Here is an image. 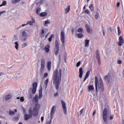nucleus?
Masks as SVG:
<instances>
[{
    "label": "nucleus",
    "instance_id": "obj_1",
    "mask_svg": "<svg viewBox=\"0 0 124 124\" xmlns=\"http://www.w3.org/2000/svg\"><path fill=\"white\" fill-rule=\"evenodd\" d=\"M53 84L55 85L56 90H59L60 88V83L62 81V69L58 70L56 69L53 72Z\"/></svg>",
    "mask_w": 124,
    "mask_h": 124
},
{
    "label": "nucleus",
    "instance_id": "obj_2",
    "mask_svg": "<svg viewBox=\"0 0 124 124\" xmlns=\"http://www.w3.org/2000/svg\"><path fill=\"white\" fill-rule=\"evenodd\" d=\"M94 82L96 93H97V87H98L99 89H100L101 92H104V84L102 78H100L98 80V78L95 77Z\"/></svg>",
    "mask_w": 124,
    "mask_h": 124
},
{
    "label": "nucleus",
    "instance_id": "obj_3",
    "mask_svg": "<svg viewBox=\"0 0 124 124\" xmlns=\"http://www.w3.org/2000/svg\"><path fill=\"white\" fill-rule=\"evenodd\" d=\"M39 110V106L38 104L35 105L34 108L32 110L31 108H30L28 110V113L30 115H32L33 117H37L38 116V111Z\"/></svg>",
    "mask_w": 124,
    "mask_h": 124
},
{
    "label": "nucleus",
    "instance_id": "obj_4",
    "mask_svg": "<svg viewBox=\"0 0 124 124\" xmlns=\"http://www.w3.org/2000/svg\"><path fill=\"white\" fill-rule=\"evenodd\" d=\"M60 51V45L59 44V40H56L55 42L54 53L56 56H58Z\"/></svg>",
    "mask_w": 124,
    "mask_h": 124
},
{
    "label": "nucleus",
    "instance_id": "obj_5",
    "mask_svg": "<svg viewBox=\"0 0 124 124\" xmlns=\"http://www.w3.org/2000/svg\"><path fill=\"white\" fill-rule=\"evenodd\" d=\"M108 116V109L107 108H105L103 111V119L105 123L107 122V117Z\"/></svg>",
    "mask_w": 124,
    "mask_h": 124
},
{
    "label": "nucleus",
    "instance_id": "obj_6",
    "mask_svg": "<svg viewBox=\"0 0 124 124\" xmlns=\"http://www.w3.org/2000/svg\"><path fill=\"white\" fill-rule=\"evenodd\" d=\"M60 36V40L62 43V45L63 46H64V42H65V33H64V31H61Z\"/></svg>",
    "mask_w": 124,
    "mask_h": 124
},
{
    "label": "nucleus",
    "instance_id": "obj_7",
    "mask_svg": "<svg viewBox=\"0 0 124 124\" xmlns=\"http://www.w3.org/2000/svg\"><path fill=\"white\" fill-rule=\"evenodd\" d=\"M37 88V82H35L32 83V93L34 94L36 93V89Z\"/></svg>",
    "mask_w": 124,
    "mask_h": 124
},
{
    "label": "nucleus",
    "instance_id": "obj_8",
    "mask_svg": "<svg viewBox=\"0 0 124 124\" xmlns=\"http://www.w3.org/2000/svg\"><path fill=\"white\" fill-rule=\"evenodd\" d=\"M45 68V59H42L41 61V67H40V70L41 71H42V70H44V69Z\"/></svg>",
    "mask_w": 124,
    "mask_h": 124
},
{
    "label": "nucleus",
    "instance_id": "obj_9",
    "mask_svg": "<svg viewBox=\"0 0 124 124\" xmlns=\"http://www.w3.org/2000/svg\"><path fill=\"white\" fill-rule=\"evenodd\" d=\"M57 108V107L56 106H53L51 108V110L50 112V118L51 119H53V117L54 116V114H55V112H56V108Z\"/></svg>",
    "mask_w": 124,
    "mask_h": 124
},
{
    "label": "nucleus",
    "instance_id": "obj_10",
    "mask_svg": "<svg viewBox=\"0 0 124 124\" xmlns=\"http://www.w3.org/2000/svg\"><path fill=\"white\" fill-rule=\"evenodd\" d=\"M61 104L62 106V109L63 110L64 114H65V115H66L67 110H66V106L65 105V102L62 101V100H61Z\"/></svg>",
    "mask_w": 124,
    "mask_h": 124
},
{
    "label": "nucleus",
    "instance_id": "obj_11",
    "mask_svg": "<svg viewBox=\"0 0 124 124\" xmlns=\"http://www.w3.org/2000/svg\"><path fill=\"white\" fill-rule=\"evenodd\" d=\"M31 118H32V114H26L24 115L25 121H28V120H30V119H31Z\"/></svg>",
    "mask_w": 124,
    "mask_h": 124
},
{
    "label": "nucleus",
    "instance_id": "obj_12",
    "mask_svg": "<svg viewBox=\"0 0 124 124\" xmlns=\"http://www.w3.org/2000/svg\"><path fill=\"white\" fill-rule=\"evenodd\" d=\"M124 39L123 38V36H120L119 37V42L118 43V46H122L123 44H124Z\"/></svg>",
    "mask_w": 124,
    "mask_h": 124
},
{
    "label": "nucleus",
    "instance_id": "obj_13",
    "mask_svg": "<svg viewBox=\"0 0 124 124\" xmlns=\"http://www.w3.org/2000/svg\"><path fill=\"white\" fill-rule=\"evenodd\" d=\"M44 50H45L46 53H49V52H50V45L47 44L44 47Z\"/></svg>",
    "mask_w": 124,
    "mask_h": 124
},
{
    "label": "nucleus",
    "instance_id": "obj_14",
    "mask_svg": "<svg viewBox=\"0 0 124 124\" xmlns=\"http://www.w3.org/2000/svg\"><path fill=\"white\" fill-rule=\"evenodd\" d=\"M79 78H82L83 77V74H84V71H83V68L80 67L79 69Z\"/></svg>",
    "mask_w": 124,
    "mask_h": 124
},
{
    "label": "nucleus",
    "instance_id": "obj_15",
    "mask_svg": "<svg viewBox=\"0 0 124 124\" xmlns=\"http://www.w3.org/2000/svg\"><path fill=\"white\" fill-rule=\"evenodd\" d=\"M33 23H35V19L33 17L31 18V21H28L26 23V25H30V26H32Z\"/></svg>",
    "mask_w": 124,
    "mask_h": 124
},
{
    "label": "nucleus",
    "instance_id": "obj_16",
    "mask_svg": "<svg viewBox=\"0 0 124 124\" xmlns=\"http://www.w3.org/2000/svg\"><path fill=\"white\" fill-rule=\"evenodd\" d=\"M90 74H91V71H88L86 73V75L84 78V79L82 81V83H84L88 78H89V76H90Z\"/></svg>",
    "mask_w": 124,
    "mask_h": 124
},
{
    "label": "nucleus",
    "instance_id": "obj_17",
    "mask_svg": "<svg viewBox=\"0 0 124 124\" xmlns=\"http://www.w3.org/2000/svg\"><path fill=\"white\" fill-rule=\"evenodd\" d=\"M51 65H52V62H51V61L48 62L46 64V67L48 71H51Z\"/></svg>",
    "mask_w": 124,
    "mask_h": 124
},
{
    "label": "nucleus",
    "instance_id": "obj_18",
    "mask_svg": "<svg viewBox=\"0 0 124 124\" xmlns=\"http://www.w3.org/2000/svg\"><path fill=\"white\" fill-rule=\"evenodd\" d=\"M110 79H111V76L109 75H107L104 77V80H106L108 82H110Z\"/></svg>",
    "mask_w": 124,
    "mask_h": 124
},
{
    "label": "nucleus",
    "instance_id": "obj_19",
    "mask_svg": "<svg viewBox=\"0 0 124 124\" xmlns=\"http://www.w3.org/2000/svg\"><path fill=\"white\" fill-rule=\"evenodd\" d=\"M85 47H89L90 46V40L88 39H86L85 40V44H84Z\"/></svg>",
    "mask_w": 124,
    "mask_h": 124
},
{
    "label": "nucleus",
    "instance_id": "obj_20",
    "mask_svg": "<svg viewBox=\"0 0 124 124\" xmlns=\"http://www.w3.org/2000/svg\"><path fill=\"white\" fill-rule=\"evenodd\" d=\"M88 90L89 92H91V91H94V87H93V85L89 86Z\"/></svg>",
    "mask_w": 124,
    "mask_h": 124
},
{
    "label": "nucleus",
    "instance_id": "obj_21",
    "mask_svg": "<svg viewBox=\"0 0 124 124\" xmlns=\"http://www.w3.org/2000/svg\"><path fill=\"white\" fill-rule=\"evenodd\" d=\"M12 97L11 94H8L5 97V100L6 101H7V100H9Z\"/></svg>",
    "mask_w": 124,
    "mask_h": 124
},
{
    "label": "nucleus",
    "instance_id": "obj_22",
    "mask_svg": "<svg viewBox=\"0 0 124 124\" xmlns=\"http://www.w3.org/2000/svg\"><path fill=\"white\" fill-rule=\"evenodd\" d=\"M48 14L47 12H42L40 14V17H46Z\"/></svg>",
    "mask_w": 124,
    "mask_h": 124
},
{
    "label": "nucleus",
    "instance_id": "obj_23",
    "mask_svg": "<svg viewBox=\"0 0 124 124\" xmlns=\"http://www.w3.org/2000/svg\"><path fill=\"white\" fill-rule=\"evenodd\" d=\"M70 11V6L69 5L67 7V8L65 9V14H67Z\"/></svg>",
    "mask_w": 124,
    "mask_h": 124
},
{
    "label": "nucleus",
    "instance_id": "obj_24",
    "mask_svg": "<svg viewBox=\"0 0 124 124\" xmlns=\"http://www.w3.org/2000/svg\"><path fill=\"white\" fill-rule=\"evenodd\" d=\"M33 101H34V102H38V95H36L33 98Z\"/></svg>",
    "mask_w": 124,
    "mask_h": 124
},
{
    "label": "nucleus",
    "instance_id": "obj_25",
    "mask_svg": "<svg viewBox=\"0 0 124 124\" xmlns=\"http://www.w3.org/2000/svg\"><path fill=\"white\" fill-rule=\"evenodd\" d=\"M89 9H90V11H91V12H93V10H94V9L93 8V4H91L89 6Z\"/></svg>",
    "mask_w": 124,
    "mask_h": 124
},
{
    "label": "nucleus",
    "instance_id": "obj_26",
    "mask_svg": "<svg viewBox=\"0 0 124 124\" xmlns=\"http://www.w3.org/2000/svg\"><path fill=\"white\" fill-rule=\"evenodd\" d=\"M85 27L88 32L90 33V32H91V29L90 28V26H89V25L86 24Z\"/></svg>",
    "mask_w": 124,
    "mask_h": 124
},
{
    "label": "nucleus",
    "instance_id": "obj_27",
    "mask_svg": "<svg viewBox=\"0 0 124 124\" xmlns=\"http://www.w3.org/2000/svg\"><path fill=\"white\" fill-rule=\"evenodd\" d=\"M19 1H21V0H12V3L13 4H16V3L19 2Z\"/></svg>",
    "mask_w": 124,
    "mask_h": 124
},
{
    "label": "nucleus",
    "instance_id": "obj_28",
    "mask_svg": "<svg viewBox=\"0 0 124 124\" xmlns=\"http://www.w3.org/2000/svg\"><path fill=\"white\" fill-rule=\"evenodd\" d=\"M54 37H55V35L51 34L48 38V41H49V42H51V41H52V39L54 38Z\"/></svg>",
    "mask_w": 124,
    "mask_h": 124
},
{
    "label": "nucleus",
    "instance_id": "obj_29",
    "mask_svg": "<svg viewBox=\"0 0 124 124\" xmlns=\"http://www.w3.org/2000/svg\"><path fill=\"white\" fill-rule=\"evenodd\" d=\"M117 30H118V33L119 35H121V29L120 28V26H117Z\"/></svg>",
    "mask_w": 124,
    "mask_h": 124
},
{
    "label": "nucleus",
    "instance_id": "obj_30",
    "mask_svg": "<svg viewBox=\"0 0 124 124\" xmlns=\"http://www.w3.org/2000/svg\"><path fill=\"white\" fill-rule=\"evenodd\" d=\"M33 97V95L32 93H31L28 95V98L29 99H32V97Z\"/></svg>",
    "mask_w": 124,
    "mask_h": 124
},
{
    "label": "nucleus",
    "instance_id": "obj_31",
    "mask_svg": "<svg viewBox=\"0 0 124 124\" xmlns=\"http://www.w3.org/2000/svg\"><path fill=\"white\" fill-rule=\"evenodd\" d=\"M95 18L96 20H97V19H98V18H99V14L97 12H96V14L95 16Z\"/></svg>",
    "mask_w": 124,
    "mask_h": 124
},
{
    "label": "nucleus",
    "instance_id": "obj_32",
    "mask_svg": "<svg viewBox=\"0 0 124 124\" xmlns=\"http://www.w3.org/2000/svg\"><path fill=\"white\" fill-rule=\"evenodd\" d=\"M13 120L14 122H18V121H19V118H18V117H14L13 118Z\"/></svg>",
    "mask_w": 124,
    "mask_h": 124
},
{
    "label": "nucleus",
    "instance_id": "obj_33",
    "mask_svg": "<svg viewBox=\"0 0 124 124\" xmlns=\"http://www.w3.org/2000/svg\"><path fill=\"white\" fill-rule=\"evenodd\" d=\"M84 36V34L82 33H78V38H82Z\"/></svg>",
    "mask_w": 124,
    "mask_h": 124
},
{
    "label": "nucleus",
    "instance_id": "obj_34",
    "mask_svg": "<svg viewBox=\"0 0 124 124\" xmlns=\"http://www.w3.org/2000/svg\"><path fill=\"white\" fill-rule=\"evenodd\" d=\"M15 48L16 49V50H18V48H19V44H18V42H15Z\"/></svg>",
    "mask_w": 124,
    "mask_h": 124
},
{
    "label": "nucleus",
    "instance_id": "obj_35",
    "mask_svg": "<svg viewBox=\"0 0 124 124\" xmlns=\"http://www.w3.org/2000/svg\"><path fill=\"white\" fill-rule=\"evenodd\" d=\"M22 36L26 37L28 36V34L27 33V32H26L25 31H23L22 32Z\"/></svg>",
    "mask_w": 124,
    "mask_h": 124
},
{
    "label": "nucleus",
    "instance_id": "obj_36",
    "mask_svg": "<svg viewBox=\"0 0 124 124\" xmlns=\"http://www.w3.org/2000/svg\"><path fill=\"white\" fill-rule=\"evenodd\" d=\"M39 99L42 98V91H39Z\"/></svg>",
    "mask_w": 124,
    "mask_h": 124
},
{
    "label": "nucleus",
    "instance_id": "obj_37",
    "mask_svg": "<svg viewBox=\"0 0 124 124\" xmlns=\"http://www.w3.org/2000/svg\"><path fill=\"white\" fill-rule=\"evenodd\" d=\"M6 1H3L1 5H0V7L1 6H4V5H6Z\"/></svg>",
    "mask_w": 124,
    "mask_h": 124
},
{
    "label": "nucleus",
    "instance_id": "obj_38",
    "mask_svg": "<svg viewBox=\"0 0 124 124\" xmlns=\"http://www.w3.org/2000/svg\"><path fill=\"white\" fill-rule=\"evenodd\" d=\"M41 11V9L40 8H38L36 9V14H39V13Z\"/></svg>",
    "mask_w": 124,
    "mask_h": 124
},
{
    "label": "nucleus",
    "instance_id": "obj_39",
    "mask_svg": "<svg viewBox=\"0 0 124 124\" xmlns=\"http://www.w3.org/2000/svg\"><path fill=\"white\" fill-rule=\"evenodd\" d=\"M83 28H80L78 30V32H83Z\"/></svg>",
    "mask_w": 124,
    "mask_h": 124
},
{
    "label": "nucleus",
    "instance_id": "obj_40",
    "mask_svg": "<svg viewBox=\"0 0 124 124\" xmlns=\"http://www.w3.org/2000/svg\"><path fill=\"white\" fill-rule=\"evenodd\" d=\"M47 24H50V22L49 21V20H46V21H45V22L44 25H45L46 27H47Z\"/></svg>",
    "mask_w": 124,
    "mask_h": 124
},
{
    "label": "nucleus",
    "instance_id": "obj_41",
    "mask_svg": "<svg viewBox=\"0 0 124 124\" xmlns=\"http://www.w3.org/2000/svg\"><path fill=\"white\" fill-rule=\"evenodd\" d=\"M49 82V79L47 78L45 80V84L46 86H47L48 85V82Z\"/></svg>",
    "mask_w": 124,
    "mask_h": 124
},
{
    "label": "nucleus",
    "instance_id": "obj_42",
    "mask_svg": "<svg viewBox=\"0 0 124 124\" xmlns=\"http://www.w3.org/2000/svg\"><path fill=\"white\" fill-rule=\"evenodd\" d=\"M9 115H15V113L14 112V111H12V110H10L9 111Z\"/></svg>",
    "mask_w": 124,
    "mask_h": 124
},
{
    "label": "nucleus",
    "instance_id": "obj_43",
    "mask_svg": "<svg viewBox=\"0 0 124 124\" xmlns=\"http://www.w3.org/2000/svg\"><path fill=\"white\" fill-rule=\"evenodd\" d=\"M20 101L21 102H24L25 101V99L24 98V97H21L20 98Z\"/></svg>",
    "mask_w": 124,
    "mask_h": 124
},
{
    "label": "nucleus",
    "instance_id": "obj_44",
    "mask_svg": "<svg viewBox=\"0 0 124 124\" xmlns=\"http://www.w3.org/2000/svg\"><path fill=\"white\" fill-rule=\"evenodd\" d=\"M80 64H81V61H79L77 63V64H76L77 67H78V66H80Z\"/></svg>",
    "mask_w": 124,
    "mask_h": 124
},
{
    "label": "nucleus",
    "instance_id": "obj_45",
    "mask_svg": "<svg viewBox=\"0 0 124 124\" xmlns=\"http://www.w3.org/2000/svg\"><path fill=\"white\" fill-rule=\"evenodd\" d=\"M85 13H86V14H90V11H89V10L86 9L84 11Z\"/></svg>",
    "mask_w": 124,
    "mask_h": 124
},
{
    "label": "nucleus",
    "instance_id": "obj_46",
    "mask_svg": "<svg viewBox=\"0 0 124 124\" xmlns=\"http://www.w3.org/2000/svg\"><path fill=\"white\" fill-rule=\"evenodd\" d=\"M27 43H23V44H22V47L23 48H25V47H27Z\"/></svg>",
    "mask_w": 124,
    "mask_h": 124
},
{
    "label": "nucleus",
    "instance_id": "obj_47",
    "mask_svg": "<svg viewBox=\"0 0 124 124\" xmlns=\"http://www.w3.org/2000/svg\"><path fill=\"white\" fill-rule=\"evenodd\" d=\"M96 58L97 60L99 61L100 60V54H96Z\"/></svg>",
    "mask_w": 124,
    "mask_h": 124
},
{
    "label": "nucleus",
    "instance_id": "obj_48",
    "mask_svg": "<svg viewBox=\"0 0 124 124\" xmlns=\"http://www.w3.org/2000/svg\"><path fill=\"white\" fill-rule=\"evenodd\" d=\"M83 111H84V108H82L81 109V110L79 111V115L81 116V114H83Z\"/></svg>",
    "mask_w": 124,
    "mask_h": 124
},
{
    "label": "nucleus",
    "instance_id": "obj_49",
    "mask_svg": "<svg viewBox=\"0 0 124 124\" xmlns=\"http://www.w3.org/2000/svg\"><path fill=\"white\" fill-rule=\"evenodd\" d=\"M118 64H122V61L121 60H118L117 62Z\"/></svg>",
    "mask_w": 124,
    "mask_h": 124
},
{
    "label": "nucleus",
    "instance_id": "obj_50",
    "mask_svg": "<svg viewBox=\"0 0 124 124\" xmlns=\"http://www.w3.org/2000/svg\"><path fill=\"white\" fill-rule=\"evenodd\" d=\"M48 76V73H45L44 74V77H47Z\"/></svg>",
    "mask_w": 124,
    "mask_h": 124
},
{
    "label": "nucleus",
    "instance_id": "obj_51",
    "mask_svg": "<svg viewBox=\"0 0 124 124\" xmlns=\"http://www.w3.org/2000/svg\"><path fill=\"white\" fill-rule=\"evenodd\" d=\"M44 32H45V31H44V30L42 29V31L41 32V34L43 35V33H44Z\"/></svg>",
    "mask_w": 124,
    "mask_h": 124
},
{
    "label": "nucleus",
    "instance_id": "obj_52",
    "mask_svg": "<svg viewBox=\"0 0 124 124\" xmlns=\"http://www.w3.org/2000/svg\"><path fill=\"white\" fill-rule=\"evenodd\" d=\"M121 4V3L120 2H118L117 3V7H120V5Z\"/></svg>",
    "mask_w": 124,
    "mask_h": 124
},
{
    "label": "nucleus",
    "instance_id": "obj_53",
    "mask_svg": "<svg viewBox=\"0 0 124 124\" xmlns=\"http://www.w3.org/2000/svg\"><path fill=\"white\" fill-rule=\"evenodd\" d=\"M95 114H96V110H95L93 111V116H94V115H95Z\"/></svg>",
    "mask_w": 124,
    "mask_h": 124
},
{
    "label": "nucleus",
    "instance_id": "obj_54",
    "mask_svg": "<svg viewBox=\"0 0 124 124\" xmlns=\"http://www.w3.org/2000/svg\"><path fill=\"white\" fill-rule=\"evenodd\" d=\"M41 122H43V121H44V117L43 116L41 117Z\"/></svg>",
    "mask_w": 124,
    "mask_h": 124
},
{
    "label": "nucleus",
    "instance_id": "obj_55",
    "mask_svg": "<svg viewBox=\"0 0 124 124\" xmlns=\"http://www.w3.org/2000/svg\"><path fill=\"white\" fill-rule=\"evenodd\" d=\"M4 12H5V11L0 12V16H1V14H3V13H4Z\"/></svg>",
    "mask_w": 124,
    "mask_h": 124
},
{
    "label": "nucleus",
    "instance_id": "obj_56",
    "mask_svg": "<svg viewBox=\"0 0 124 124\" xmlns=\"http://www.w3.org/2000/svg\"><path fill=\"white\" fill-rule=\"evenodd\" d=\"M98 61V62L99 63V65H100V63H101V62H100V59H99V60L98 59H97Z\"/></svg>",
    "mask_w": 124,
    "mask_h": 124
},
{
    "label": "nucleus",
    "instance_id": "obj_57",
    "mask_svg": "<svg viewBox=\"0 0 124 124\" xmlns=\"http://www.w3.org/2000/svg\"><path fill=\"white\" fill-rule=\"evenodd\" d=\"M59 94V93H54V96H57V95Z\"/></svg>",
    "mask_w": 124,
    "mask_h": 124
},
{
    "label": "nucleus",
    "instance_id": "obj_58",
    "mask_svg": "<svg viewBox=\"0 0 124 124\" xmlns=\"http://www.w3.org/2000/svg\"><path fill=\"white\" fill-rule=\"evenodd\" d=\"M96 55H99V51L98 50H96Z\"/></svg>",
    "mask_w": 124,
    "mask_h": 124
},
{
    "label": "nucleus",
    "instance_id": "obj_59",
    "mask_svg": "<svg viewBox=\"0 0 124 124\" xmlns=\"http://www.w3.org/2000/svg\"><path fill=\"white\" fill-rule=\"evenodd\" d=\"M27 25H28V24H27V23H26V24H22V27H25V26H27Z\"/></svg>",
    "mask_w": 124,
    "mask_h": 124
},
{
    "label": "nucleus",
    "instance_id": "obj_60",
    "mask_svg": "<svg viewBox=\"0 0 124 124\" xmlns=\"http://www.w3.org/2000/svg\"><path fill=\"white\" fill-rule=\"evenodd\" d=\"M109 120H113V116H109Z\"/></svg>",
    "mask_w": 124,
    "mask_h": 124
},
{
    "label": "nucleus",
    "instance_id": "obj_61",
    "mask_svg": "<svg viewBox=\"0 0 124 124\" xmlns=\"http://www.w3.org/2000/svg\"><path fill=\"white\" fill-rule=\"evenodd\" d=\"M109 31H113V29H112V27L109 28Z\"/></svg>",
    "mask_w": 124,
    "mask_h": 124
},
{
    "label": "nucleus",
    "instance_id": "obj_62",
    "mask_svg": "<svg viewBox=\"0 0 124 124\" xmlns=\"http://www.w3.org/2000/svg\"><path fill=\"white\" fill-rule=\"evenodd\" d=\"M48 35H49V33H47V34L46 35V38H47V37H48Z\"/></svg>",
    "mask_w": 124,
    "mask_h": 124
},
{
    "label": "nucleus",
    "instance_id": "obj_63",
    "mask_svg": "<svg viewBox=\"0 0 124 124\" xmlns=\"http://www.w3.org/2000/svg\"><path fill=\"white\" fill-rule=\"evenodd\" d=\"M85 9H86V5H85V6L83 7V10H85Z\"/></svg>",
    "mask_w": 124,
    "mask_h": 124
},
{
    "label": "nucleus",
    "instance_id": "obj_64",
    "mask_svg": "<svg viewBox=\"0 0 124 124\" xmlns=\"http://www.w3.org/2000/svg\"><path fill=\"white\" fill-rule=\"evenodd\" d=\"M14 111H15V112H17V109H14Z\"/></svg>",
    "mask_w": 124,
    "mask_h": 124
}]
</instances>
